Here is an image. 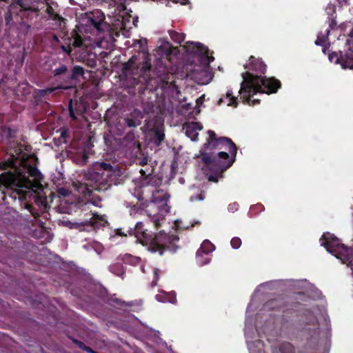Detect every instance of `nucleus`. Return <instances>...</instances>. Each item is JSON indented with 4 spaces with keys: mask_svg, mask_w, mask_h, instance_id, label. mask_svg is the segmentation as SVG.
Wrapping results in <instances>:
<instances>
[{
    "mask_svg": "<svg viewBox=\"0 0 353 353\" xmlns=\"http://www.w3.org/2000/svg\"><path fill=\"white\" fill-rule=\"evenodd\" d=\"M208 134L196 157H201V162L206 166L205 174L208 180L217 183L236 161L238 148L231 139L219 137L212 130L208 131Z\"/></svg>",
    "mask_w": 353,
    "mask_h": 353,
    "instance_id": "obj_1",
    "label": "nucleus"
},
{
    "mask_svg": "<svg viewBox=\"0 0 353 353\" xmlns=\"http://www.w3.org/2000/svg\"><path fill=\"white\" fill-rule=\"evenodd\" d=\"M126 179L123 171L119 165L110 163L96 162L85 174L81 181L72 183L75 191L93 205L101 206V199L94 194L108 190L112 185L124 183Z\"/></svg>",
    "mask_w": 353,
    "mask_h": 353,
    "instance_id": "obj_2",
    "label": "nucleus"
},
{
    "mask_svg": "<svg viewBox=\"0 0 353 353\" xmlns=\"http://www.w3.org/2000/svg\"><path fill=\"white\" fill-rule=\"evenodd\" d=\"M121 71L126 77H138L132 78V85L136 87L141 83L137 88L139 93H143L145 90H156L165 74V68L161 64L152 66L150 54L145 53L132 55L123 64Z\"/></svg>",
    "mask_w": 353,
    "mask_h": 353,
    "instance_id": "obj_3",
    "label": "nucleus"
},
{
    "mask_svg": "<svg viewBox=\"0 0 353 353\" xmlns=\"http://www.w3.org/2000/svg\"><path fill=\"white\" fill-rule=\"evenodd\" d=\"M130 231V234L134 235L137 241L151 252H158L161 256L166 251L175 252L178 249L176 243L179 238L174 234L161 231L153 233L148 231L142 222L137 223Z\"/></svg>",
    "mask_w": 353,
    "mask_h": 353,
    "instance_id": "obj_4",
    "label": "nucleus"
},
{
    "mask_svg": "<svg viewBox=\"0 0 353 353\" xmlns=\"http://www.w3.org/2000/svg\"><path fill=\"white\" fill-rule=\"evenodd\" d=\"M241 77L243 81L239 91L240 99L243 103L249 105L260 103L259 99L251 100V97L254 94L257 93L274 94L281 87L280 81L274 77L253 75L250 72H243Z\"/></svg>",
    "mask_w": 353,
    "mask_h": 353,
    "instance_id": "obj_5",
    "label": "nucleus"
},
{
    "mask_svg": "<svg viewBox=\"0 0 353 353\" xmlns=\"http://www.w3.org/2000/svg\"><path fill=\"white\" fill-rule=\"evenodd\" d=\"M51 72L59 83L57 86L59 90H69L76 88L81 79H84L85 70L81 65H74L69 70L66 65L61 63Z\"/></svg>",
    "mask_w": 353,
    "mask_h": 353,
    "instance_id": "obj_6",
    "label": "nucleus"
},
{
    "mask_svg": "<svg viewBox=\"0 0 353 353\" xmlns=\"http://www.w3.org/2000/svg\"><path fill=\"white\" fill-rule=\"evenodd\" d=\"M11 168L13 171L4 172L0 174V187L17 190L19 188L29 189L32 187V183L25 173L19 172L14 166L13 161L0 162V170H6Z\"/></svg>",
    "mask_w": 353,
    "mask_h": 353,
    "instance_id": "obj_7",
    "label": "nucleus"
},
{
    "mask_svg": "<svg viewBox=\"0 0 353 353\" xmlns=\"http://www.w3.org/2000/svg\"><path fill=\"white\" fill-rule=\"evenodd\" d=\"M344 52H332L329 54V60L335 64H340L343 69H353V28L347 35Z\"/></svg>",
    "mask_w": 353,
    "mask_h": 353,
    "instance_id": "obj_8",
    "label": "nucleus"
},
{
    "mask_svg": "<svg viewBox=\"0 0 353 353\" xmlns=\"http://www.w3.org/2000/svg\"><path fill=\"white\" fill-rule=\"evenodd\" d=\"M107 223L104 215L93 213L90 210L85 212L83 216L80 217L79 221L74 223L73 225L74 228L80 231H89L90 230H97L104 227Z\"/></svg>",
    "mask_w": 353,
    "mask_h": 353,
    "instance_id": "obj_9",
    "label": "nucleus"
},
{
    "mask_svg": "<svg viewBox=\"0 0 353 353\" xmlns=\"http://www.w3.org/2000/svg\"><path fill=\"white\" fill-rule=\"evenodd\" d=\"M321 245L324 246L327 251L334 255L338 259L346 257L349 248L341 242L334 234L329 232L324 233L320 239Z\"/></svg>",
    "mask_w": 353,
    "mask_h": 353,
    "instance_id": "obj_10",
    "label": "nucleus"
},
{
    "mask_svg": "<svg viewBox=\"0 0 353 353\" xmlns=\"http://www.w3.org/2000/svg\"><path fill=\"white\" fill-rule=\"evenodd\" d=\"M185 48L190 54L199 57L205 68H209L210 63L214 60L212 55H209L208 48L199 42H187Z\"/></svg>",
    "mask_w": 353,
    "mask_h": 353,
    "instance_id": "obj_11",
    "label": "nucleus"
},
{
    "mask_svg": "<svg viewBox=\"0 0 353 353\" xmlns=\"http://www.w3.org/2000/svg\"><path fill=\"white\" fill-rule=\"evenodd\" d=\"M149 191L152 192V195L149 201L145 199V202L142 203L144 208L156 206L158 210H161L163 207L167 206L170 196L166 192L162 190H149Z\"/></svg>",
    "mask_w": 353,
    "mask_h": 353,
    "instance_id": "obj_12",
    "label": "nucleus"
},
{
    "mask_svg": "<svg viewBox=\"0 0 353 353\" xmlns=\"http://www.w3.org/2000/svg\"><path fill=\"white\" fill-rule=\"evenodd\" d=\"M244 68L247 70L245 72H250L253 75L261 76L267 70V65L261 59L250 56L248 63L244 65Z\"/></svg>",
    "mask_w": 353,
    "mask_h": 353,
    "instance_id": "obj_13",
    "label": "nucleus"
},
{
    "mask_svg": "<svg viewBox=\"0 0 353 353\" xmlns=\"http://www.w3.org/2000/svg\"><path fill=\"white\" fill-rule=\"evenodd\" d=\"M145 112L148 113L145 110L144 112H141L138 109H134L129 116L124 119L125 124L129 128H135L140 125Z\"/></svg>",
    "mask_w": 353,
    "mask_h": 353,
    "instance_id": "obj_14",
    "label": "nucleus"
},
{
    "mask_svg": "<svg viewBox=\"0 0 353 353\" xmlns=\"http://www.w3.org/2000/svg\"><path fill=\"white\" fill-rule=\"evenodd\" d=\"M17 4L20 7V11L28 12V15L31 17H37L39 14L38 6L32 0H18Z\"/></svg>",
    "mask_w": 353,
    "mask_h": 353,
    "instance_id": "obj_15",
    "label": "nucleus"
},
{
    "mask_svg": "<svg viewBox=\"0 0 353 353\" xmlns=\"http://www.w3.org/2000/svg\"><path fill=\"white\" fill-rule=\"evenodd\" d=\"M104 20L105 16L103 13L99 10H96L90 14L87 23L98 32H101L102 30L101 24Z\"/></svg>",
    "mask_w": 353,
    "mask_h": 353,
    "instance_id": "obj_16",
    "label": "nucleus"
},
{
    "mask_svg": "<svg viewBox=\"0 0 353 353\" xmlns=\"http://www.w3.org/2000/svg\"><path fill=\"white\" fill-rule=\"evenodd\" d=\"M184 129L185 130L186 136L190 138L192 141H196L198 140V131L203 129V125L199 122L193 121L188 123L185 125Z\"/></svg>",
    "mask_w": 353,
    "mask_h": 353,
    "instance_id": "obj_17",
    "label": "nucleus"
},
{
    "mask_svg": "<svg viewBox=\"0 0 353 353\" xmlns=\"http://www.w3.org/2000/svg\"><path fill=\"white\" fill-rule=\"evenodd\" d=\"M141 183L143 188L150 187L151 190H156V188L161 185V180L152 174L143 178Z\"/></svg>",
    "mask_w": 353,
    "mask_h": 353,
    "instance_id": "obj_18",
    "label": "nucleus"
},
{
    "mask_svg": "<svg viewBox=\"0 0 353 353\" xmlns=\"http://www.w3.org/2000/svg\"><path fill=\"white\" fill-rule=\"evenodd\" d=\"M55 4L57 6V3L54 2V1L50 0V1L46 3V12L48 14L50 19L53 21H63L64 19L57 12L54 11L52 5Z\"/></svg>",
    "mask_w": 353,
    "mask_h": 353,
    "instance_id": "obj_19",
    "label": "nucleus"
},
{
    "mask_svg": "<svg viewBox=\"0 0 353 353\" xmlns=\"http://www.w3.org/2000/svg\"><path fill=\"white\" fill-rule=\"evenodd\" d=\"M214 250V245L209 241V240H205L200 248L196 252V258L197 259H199V257L202 256V254H208L209 253L212 252Z\"/></svg>",
    "mask_w": 353,
    "mask_h": 353,
    "instance_id": "obj_20",
    "label": "nucleus"
},
{
    "mask_svg": "<svg viewBox=\"0 0 353 353\" xmlns=\"http://www.w3.org/2000/svg\"><path fill=\"white\" fill-rule=\"evenodd\" d=\"M121 261L123 263L132 266L142 265L141 259L139 256H133L130 254H125L121 256Z\"/></svg>",
    "mask_w": 353,
    "mask_h": 353,
    "instance_id": "obj_21",
    "label": "nucleus"
},
{
    "mask_svg": "<svg viewBox=\"0 0 353 353\" xmlns=\"http://www.w3.org/2000/svg\"><path fill=\"white\" fill-rule=\"evenodd\" d=\"M283 303L282 299H271L265 303V307L272 310L285 312Z\"/></svg>",
    "mask_w": 353,
    "mask_h": 353,
    "instance_id": "obj_22",
    "label": "nucleus"
},
{
    "mask_svg": "<svg viewBox=\"0 0 353 353\" xmlns=\"http://www.w3.org/2000/svg\"><path fill=\"white\" fill-rule=\"evenodd\" d=\"M2 137L6 139H14L17 137V129L9 125H4L1 128Z\"/></svg>",
    "mask_w": 353,
    "mask_h": 353,
    "instance_id": "obj_23",
    "label": "nucleus"
},
{
    "mask_svg": "<svg viewBox=\"0 0 353 353\" xmlns=\"http://www.w3.org/2000/svg\"><path fill=\"white\" fill-rule=\"evenodd\" d=\"M109 270L112 274L120 277H122L125 274L124 267L120 262H117L110 265Z\"/></svg>",
    "mask_w": 353,
    "mask_h": 353,
    "instance_id": "obj_24",
    "label": "nucleus"
},
{
    "mask_svg": "<svg viewBox=\"0 0 353 353\" xmlns=\"http://www.w3.org/2000/svg\"><path fill=\"white\" fill-rule=\"evenodd\" d=\"M88 158L89 157L88 152L85 150H83L81 152L76 154V155L74 157V161L76 162L77 164L83 165L86 164Z\"/></svg>",
    "mask_w": 353,
    "mask_h": 353,
    "instance_id": "obj_25",
    "label": "nucleus"
},
{
    "mask_svg": "<svg viewBox=\"0 0 353 353\" xmlns=\"http://www.w3.org/2000/svg\"><path fill=\"white\" fill-rule=\"evenodd\" d=\"M155 167L153 163L150 162L149 163L142 166L140 170V173L143 178L148 176H152L154 172Z\"/></svg>",
    "mask_w": 353,
    "mask_h": 353,
    "instance_id": "obj_26",
    "label": "nucleus"
},
{
    "mask_svg": "<svg viewBox=\"0 0 353 353\" xmlns=\"http://www.w3.org/2000/svg\"><path fill=\"white\" fill-rule=\"evenodd\" d=\"M77 105H78L77 103H76L75 106H77ZM68 111H69L70 117L73 121L77 120V115L82 114V112L81 111L80 109L77 108V107H75V108H73L72 99H70V102H69Z\"/></svg>",
    "mask_w": 353,
    "mask_h": 353,
    "instance_id": "obj_27",
    "label": "nucleus"
},
{
    "mask_svg": "<svg viewBox=\"0 0 353 353\" xmlns=\"http://www.w3.org/2000/svg\"><path fill=\"white\" fill-rule=\"evenodd\" d=\"M154 143L157 146H159L162 141L165 139V134L163 130L160 128H156L154 131Z\"/></svg>",
    "mask_w": 353,
    "mask_h": 353,
    "instance_id": "obj_28",
    "label": "nucleus"
},
{
    "mask_svg": "<svg viewBox=\"0 0 353 353\" xmlns=\"http://www.w3.org/2000/svg\"><path fill=\"white\" fill-rule=\"evenodd\" d=\"M169 34L172 40L178 44H181L185 38L184 33H179L175 30H170Z\"/></svg>",
    "mask_w": 353,
    "mask_h": 353,
    "instance_id": "obj_29",
    "label": "nucleus"
},
{
    "mask_svg": "<svg viewBox=\"0 0 353 353\" xmlns=\"http://www.w3.org/2000/svg\"><path fill=\"white\" fill-rule=\"evenodd\" d=\"M225 99L226 100L228 105H229V106L233 105L234 107H237L238 99H237V97H236L233 95L232 90H228V92L225 96Z\"/></svg>",
    "mask_w": 353,
    "mask_h": 353,
    "instance_id": "obj_30",
    "label": "nucleus"
},
{
    "mask_svg": "<svg viewBox=\"0 0 353 353\" xmlns=\"http://www.w3.org/2000/svg\"><path fill=\"white\" fill-rule=\"evenodd\" d=\"M28 173L30 176L39 181L41 179V174L37 167L30 165L28 168Z\"/></svg>",
    "mask_w": 353,
    "mask_h": 353,
    "instance_id": "obj_31",
    "label": "nucleus"
},
{
    "mask_svg": "<svg viewBox=\"0 0 353 353\" xmlns=\"http://www.w3.org/2000/svg\"><path fill=\"white\" fill-rule=\"evenodd\" d=\"M83 45V39L81 37L77 32L72 37V39L70 41V46L74 48H80Z\"/></svg>",
    "mask_w": 353,
    "mask_h": 353,
    "instance_id": "obj_32",
    "label": "nucleus"
},
{
    "mask_svg": "<svg viewBox=\"0 0 353 353\" xmlns=\"http://www.w3.org/2000/svg\"><path fill=\"white\" fill-rule=\"evenodd\" d=\"M325 34H320L318 35L317 37V39L315 41V44L317 45V46H323L324 44L325 43L326 41H327V37L330 34V30L327 29L325 30Z\"/></svg>",
    "mask_w": 353,
    "mask_h": 353,
    "instance_id": "obj_33",
    "label": "nucleus"
},
{
    "mask_svg": "<svg viewBox=\"0 0 353 353\" xmlns=\"http://www.w3.org/2000/svg\"><path fill=\"white\" fill-rule=\"evenodd\" d=\"M325 12L327 14L328 18L336 17L335 5L332 3H329L325 8Z\"/></svg>",
    "mask_w": 353,
    "mask_h": 353,
    "instance_id": "obj_34",
    "label": "nucleus"
},
{
    "mask_svg": "<svg viewBox=\"0 0 353 353\" xmlns=\"http://www.w3.org/2000/svg\"><path fill=\"white\" fill-rule=\"evenodd\" d=\"M57 90H59L57 86L56 87L47 88L46 89L39 90H38V94L40 97H44L46 95L49 94L54 92Z\"/></svg>",
    "mask_w": 353,
    "mask_h": 353,
    "instance_id": "obj_35",
    "label": "nucleus"
},
{
    "mask_svg": "<svg viewBox=\"0 0 353 353\" xmlns=\"http://www.w3.org/2000/svg\"><path fill=\"white\" fill-rule=\"evenodd\" d=\"M241 239L239 237H233L230 241V245L234 249H239L241 245Z\"/></svg>",
    "mask_w": 353,
    "mask_h": 353,
    "instance_id": "obj_36",
    "label": "nucleus"
},
{
    "mask_svg": "<svg viewBox=\"0 0 353 353\" xmlns=\"http://www.w3.org/2000/svg\"><path fill=\"white\" fill-rule=\"evenodd\" d=\"M329 28L330 30H334L337 28V23L336 21V17L328 18Z\"/></svg>",
    "mask_w": 353,
    "mask_h": 353,
    "instance_id": "obj_37",
    "label": "nucleus"
},
{
    "mask_svg": "<svg viewBox=\"0 0 353 353\" xmlns=\"http://www.w3.org/2000/svg\"><path fill=\"white\" fill-rule=\"evenodd\" d=\"M151 162V159L148 157H143L138 160V163L141 167Z\"/></svg>",
    "mask_w": 353,
    "mask_h": 353,
    "instance_id": "obj_38",
    "label": "nucleus"
},
{
    "mask_svg": "<svg viewBox=\"0 0 353 353\" xmlns=\"http://www.w3.org/2000/svg\"><path fill=\"white\" fill-rule=\"evenodd\" d=\"M73 343L75 344L79 349L83 350L85 345L84 343H83L82 341L78 340V339H71Z\"/></svg>",
    "mask_w": 353,
    "mask_h": 353,
    "instance_id": "obj_39",
    "label": "nucleus"
},
{
    "mask_svg": "<svg viewBox=\"0 0 353 353\" xmlns=\"http://www.w3.org/2000/svg\"><path fill=\"white\" fill-rule=\"evenodd\" d=\"M204 199V194L203 192L199 194H196V195H194V196H191L190 200L191 201H202Z\"/></svg>",
    "mask_w": 353,
    "mask_h": 353,
    "instance_id": "obj_40",
    "label": "nucleus"
},
{
    "mask_svg": "<svg viewBox=\"0 0 353 353\" xmlns=\"http://www.w3.org/2000/svg\"><path fill=\"white\" fill-rule=\"evenodd\" d=\"M238 208H239V204L236 202L230 203L228 205V210L230 212H234L236 210H238Z\"/></svg>",
    "mask_w": 353,
    "mask_h": 353,
    "instance_id": "obj_41",
    "label": "nucleus"
},
{
    "mask_svg": "<svg viewBox=\"0 0 353 353\" xmlns=\"http://www.w3.org/2000/svg\"><path fill=\"white\" fill-rule=\"evenodd\" d=\"M154 1H157V3H165L167 6H169L170 1H172L174 3H180V0H153Z\"/></svg>",
    "mask_w": 353,
    "mask_h": 353,
    "instance_id": "obj_42",
    "label": "nucleus"
},
{
    "mask_svg": "<svg viewBox=\"0 0 353 353\" xmlns=\"http://www.w3.org/2000/svg\"><path fill=\"white\" fill-rule=\"evenodd\" d=\"M159 278V270H155L154 272V280L152 282V287L157 285V282Z\"/></svg>",
    "mask_w": 353,
    "mask_h": 353,
    "instance_id": "obj_43",
    "label": "nucleus"
},
{
    "mask_svg": "<svg viewBox=\"0 0 353 353\" xmlns=\"http://www.w3.org/2000/svg\"><path fill=\"white\" fill-rule=\"evenodd\" d=\"M58 193L63 196H67L69 195L68 190L64 188H59Z\"/></svg>",
    "mask_w": 353,
    "mask_h": 353,
    "instance_id": "obj_44",
    "label": "nucleus"
},
{
    "mask_svg": "<svg viewBox=\"0 0 353 353\" xmlns=\"http://www.w3.org/2000/svg\"><path fill=\"white\" fill-rule=\"evenodd\" d=\"M61 49L63 51L65 52L68 54H70L72 51V48H71V46H70V45L68 46H62Z\"/></svg>",
    "mask_w": 353,
    "mask_h": 353,
    "instance_id": "obj_45",
    "label": "nucleus"
},
{
    "mask_svg": "<svg viewBox=\"0 0 353 353\" xmlns=\"http://www.w3.org/2000/svg\"><path fill=\"white\" fill-rule=\"evenodd\" d=\"M339 5L340 6H349L350 0H337Z\"/></svg>",
    "mask_w": 353,
    "mask_h": 353,
    "instance_id": "obj_46",
    "label": "nucleus"
},
{
    "mask_svg": "<svg viewBox=\"0 0 353 353\" xmlns=\"http://www.w3.org/2000/svg\"><path fill=\"white\" fill-rule=\"evenodd\" d=\"M309 323H311L313 325H316L318 324V320L314 316L312 315Z\"/></svg>",
    "mask_w": 353,
    "mask_h": 353,
    "instance_id": "obj_47",
    "label": "nucleus"
},
{
    "mask_svg": "<svg viewBox=\"0 0 353 353\" xmlns=\"http://www.w3.org/2000/svg\"><path fill=\"white\" fill-rule=\"evenodd\" d=\"M83 351H85L88 353H98L97 352L93 350L91 347H90L87 345L85 346Z\"/></svg>",
    "mask_w": 353,
    "mask_h": 353,
    "instance_id": "obj_48",
    "label": "nucleus"
},
{
    "mask_svg": "<svg viewBox=\"0 0 353 353\" xmlns=\"http://www.w3.org/2000/svg\"><path fill=\"white\" fill-rule=\"evenodd\" d=\"M312 332H313V334H312V336H314L315 335L318 336L319 334V328L316 327V328L313 329Z\"/></svg>",
    "mask_w": 353,
    "mask_h": 353,
    "instance_id": "obj_49",
    "label": "nucleus"
},
{
    "mask_svg": "<svg viewBox=\"0 0 353 353\" xmlns=\"http://www.w3.org/2000/svg\"><path fill=\"white\" fill-rule=\"evenodd\" d=\"M61 137L62 138H65L66 137H68V132L66 130H63V132H61Z\"/></svg>",
    "mask_w": 353,
    "mask_h": 353,
    "instance_id": "obj_50",
    "label": "nucleus"
},
{
    "mask_svg": "<svg viewBox=\"0 0 353 353\" xmlns=\"http://www.w3.org/2000/svg\"><path fill=\"white\" fill-rule=\"evenodd\" d=\"M190 3L189 0H180V4L181 5H187Z\"/></svg>",
    "mask_w": 353,
    "mask_h": 353,
    "instance_id": "obj_51",
    "label": "nucleus"
},
{
    "mask_svg": "<svg viewBox=\"0 0 353 353\" xmlns=\"http://www.w3.org/2000/svg\"><path fill=\"white\" fill-rule=\"evenodd\" d=\"M154 225L156 228H159L160 226V223H159V221L158 219L155 220L154 221Z\"/></svg>",
    "mask_w": 353,
    "mask_h": 353,
    "instance_id": "obj_52",
    "label": "nucleus"
},
{
    "mask_svg": "<svg viewBox=\"0 0 353 353\" xmlns=\"http://www.w3.org/2000/svg\"><path fill=\"white\" fill-rule=\"evenodd\" d=\"M225 102V100H224V98L223 97H221L219 99V101H218V104L219 105H221L222 103Z\"/></svg>",
    "mask_w": 353,
    "mask_h": 353,
    "instance_id": "obj_53",
    "label": "nucleus"
},
{
    "mask_svg": "<svg viewBox=\"0 0 353 353\" xmlns=\"http://www.w3.org/2000/svg\"><path fill=\"white\" fill-rule=\"evenodd\" d=\"M10 19H11V17H10V16H9V17H6V20L7 21H8V20H9Z\"/></svg>",
    "mask_w": 353,
    "mask_h": 353,
    "instance_id": "obj_54",
    "label": "nucleus"
},
{
    "mask_svg": "<svg viewBox=\"0 0 353 353\" xmlns=\"http://www.w3.org/2000/svg\"><path fill=\"white\" fill-rule=\"evenodd\" d=\"M143 199H144L143 196H141L139 197V200H143Z\"/></svg>",
    "mask_w": 353,
    "mask_h": 353,
    "instance_id": "obj_55",
    "label": "nucleus"
},
{
    "mask_svg": "<svg viewBox=\"0 0 353 353\" xmlns=\"http://www.w3.org/2000/svg\"><path fill=\"white\" fill-rule=\"evenodd\" d=\"M54 38L55 40H57V41L58 40V37L56 35L54 36Z\"/></svg>",
    "mask_w": 353,
    "mask_h": 353,
    "instance_id": "obj_56",
    "label": "nucleus"
},
{
    "mask_svg": "<svg viewBox=\"0 0 353 353\" xmlns=\"http://www.w3.org/2000/svg\"><path fill=\"white\" fill-rule=\"evenodd\" d=\"M45 1V3L50 1V0H43Z\"/></svg>",
    "mask_w": 353,
    "mask_h": 353,
    "instance_id": "obj_57",
    "label": "nucleus"
}]
</instances>
